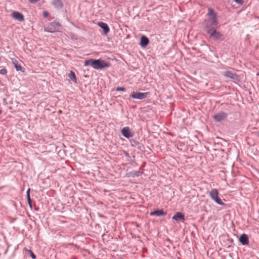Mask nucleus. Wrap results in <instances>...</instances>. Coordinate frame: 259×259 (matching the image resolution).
<instances>
[{
    "label": "nucleus",
    "instance_id": "12",
    "mask_svg": "<svg viewBox=\"0 0 259 259\" xmlns=\"http://www.w3.org/2000/svg\"><path fill=\"white\" fill-rule=\"evenodd\" d=\"M172 219L177 222H178L180 221H182V222H184L185 220V215L182 212H177L172 217Z\"/></svg>",
    "mask_w": 259,
    "mask_h": 259
},
{
    "label": "nucleus",
    "instance_id": "5",
    "mask_svg": "<svg viewBox=\"0 0 259 259\" xmlns=\"http://www.w3.org/2000/svg\"><path fill=\"white\" fill-rule=\"evenodd\" d=\"M61 25L58 22H53L50 23L46 30L49 32H55L59 31V28L61 27Z\"/></svg>",
    "mask_w": 259,
    "mask_h": 259
},
{
    "label": "nucleus",
    "instance_id": "22",
    "mask_svg": "<svg viewBox=\"0 0 259 259\" xmlns=\"http://www.w3.org/2000/svg\"><path fill=\"white\" fill-rule=\"evenodd\" d=\"M27 202H28V203L29 204V207L32 208V200L30 198V197H27Z\"/></svg>",
    "mask_w": 259,
    "mask_h": 259
},
{
    "label": "nucleus",
    "instance_id": "17",
    "mask_svg": "<svg viewBox=\"0 0 259 259\" xmlns=\"http://www.w3.org/2000/svg\"><path fill=\"white\" fill-rule=\"evenodd\" d=\"M149 43V40L147 36H146L145 35H143L141 36V37L140 38V45L142 47H146L148 45Z\"/></svg>",
    "mask_w": 259,
    "mask_h": 259
},
{
    "label": "nucleus",
    "instance_id": "18",
    "mask_svg": "<svg viewBox=\"0 0 259 259\" xmlns=\"http://www.w3.org/2000/svg\"><path fill=\"white\" fill-rule=\"evenodd\" d=\"M68 76L69 79L73 81L74 83H77L75 74L73 71H70V73L68 75Z\"/></svg>",
    "mask_w": 259,
    "mask_h": 259
},
{
    "label": "nucleus",
    "instance_id": "4",
    "mask_svg": "<svg viewBox=\"0 0 259 259\" xmlns=\"http://www.w3.org/2000/svg\"><path fill=\"white\" fill-rule=\"evenodd\" d=\"M205 31L209 35L210 37L212 38L214 40L220 39L223 36V34L220 32L217 31L215 28L209 29Z\"/></svg>",
    "mask_w": 259,
    "mask_h": 259
},
{
    "label": "nucleus",
    "instance_id": "11",
    "mask_svg": "<svg viewBox=\"0 0 259 259\" xmlns=\"http://www.w3.org/2000/svg\"><path fill=\"white\" fill-rule=\"evenodd\" d=\"M239 241L243 245H248L249 244L248 237L247 235L245 234H243L240 236Z\"/></svg>",
    "mask_w": 259,
    "mask_h": 259
},
{
    "label": "nucleus",
    "instance_id": "3",
    "mask_svg": "<svg viewBox=\"0 0 259 259\" xmlns=\"http://www.w3.org/2000/svg\"><path fill=\"white\" fill-rule=\"evenodd\" d=\"M209 195L210 198L218 204L223 206L225 205L222 199L219 197V192L216 189H212L209 192Z\"/></svg>",
    "mask_w": 259,
    "mask_h": 259
},
{
    "label": "nucleus",
    "instance_id": "20",
    "mask_svg": "<svg viewBox=\"0 0 259 259\" xmlns=\"http://www.w3.org/2000/svg\"><path fill=\"white\" fill-rule=\"evenodd\" d=\"M24 249L33 259L36 258V255L33 253L31 250L28 249L26 248H25Z\"/></svg>",
    "mask_w": 259,
    "mask_h": 259
},
{
    "label": "nucleus",
    "instance_id": "13",
    "mask_svg": "<svg viewBox=\"0 0 259 259\" xmlns=\"http://www.w3.org/2000/svg\"><path fill=\"white\" fill-rule=\"evenodd\" d=\"M143 174V172L139 170H132L126 174V176L127 177H138Z\"/></svg>",
    "mask_w": 259,
    "mask_h": 259
},
{
    "label": "nucleus",
    "instance_id": "21",
    "mask_svg": "<svg viewBox=\"0 0 259 259\" xmlns=\"http://www.w3.org/2000/svg\"><path fill=\"white\" fill-rule=\"evenodd\" d=\"M7 73V70L6 68H3L0 70V74L2 75H6Z\"/></svg>",
    "mask_w": 259,
    "mask_h": 259
},
{
    "label": "nucleus",
    "instance_id": "16",
    "mask_svg": "<svg viewBox=\"0 0 259 259\" xmlns=\"http://www.w3.org/2000/svg\"><path fill=\"white\" fill-rule=\"evenodd\" d=\"M98 25L103 30L104 34L106 35L110 31L108 25L103 22H99Z\"/></svg>",
    "mask_w": 259,
    "mask_h": 259
},
{
    "label": "nucleus",
    "instance_id": "25",
    "mask_svg": "<svg viewBox=\"0 0 259 259\" xmlns=\"http://www.w3.org/2000/svg\"><path fill=\"white\" fill-rule=\"evenodd\" d=\"M40 0H29V2L32 4H35Z\"/></svg>",
    "mask_w": 259,
    "mask_h": 259
},
{
    "label": "nucleus",
    "instance_id": "6",
    "mask_svg": "<svg viewBox=\"0 0 259 259\" xmlns=\"http://www.w3.org/2000/svg\"><path fill=\"white\" fill-rule=\"evenodd\" d=\"M149 93H140L138 92H133L131 94L130 97L133 99H137L139 100H143L146 98L149 95Z\"/></svg>",
    "mask_w": 259,
    "mask_h": 259
},
{
    "label": "nucleus",
    "instance_id": "14",
    "mask_svg": "<svg viewBox=\"0 0 259 259\" xmlns=\"http://www.w3.org/2000/svg\"><path fill=\"white\" fill-rule=\"evenodd\" d=\"M52 5L57 9H62L64 6L61 0H52Z\"/></svg>",
    "mask_w": 259,
    "mask_h": 259
},
{
    "label": "nucleus",
    "instance_id": "1",
    "mask_svg": "<svg viewBox=\"0 0 259 259\" xmlns=\"http://www.w3.org/2000/svg\"><path fill=\"white\" fill-rule=\"evenodd\" d=\"M208 12L207 14L208 19L205 20L203 22L204 25V30H208L212 28H215L218 24V21L217 20V15L214 11L211 9H208Z\"/></svg>",
    "mask_w": 259,
    "mask_h": 259
},
{
    "label": "nucleus",
    "instance_id": "10",
    "mask_svg": "<svg viewBox=\"0 0 259 259\" xmlns=\"http://www.w3.org/2000/svg\"><path fill=\"white\" fill-rule=\"evenodd\" d=\"M12 17L14 19L20 22H22L24 20V17L23 14L17 11H14L12 14Z\"/></svg>",
    "mask_w": 259,
    "mask_h": 259
},
{
    "label": "nucleus",
    "instance_id": "15",
    "mask_svg": "<svg viewBox=\"0 0 259 259\" xmlns=\"http://www.w3.org/2000/svg\"><path fill=\"white\" fill-rule=\"evenodd\" d=\"M166 214V212L163 209L156 210L150 212V215H156L158 217L164 216Z\"/></svg>",
    "mask_w": 259,
    "mask_h": 259
},
{
    "label": "nucleus",
    "instance_id": "7",
    "mask_svg": "<svg viewBox=\"0 0 259 259\" xmlns=\"http://www.w3.org/2000/svg\"><path fill=\"white\" fill-rule=\"evenodd\" d=\"M227 117L228 114L227 113L221 111L214 114L212 116V118L216 122H221L222 121L227 119Z\"/></svg>",
    "mask_w": 259,
    "mask_h": 259
},
{
    "label": "nucleus",
    "instance_id": "26",
    "mask_svg": "<svg viewBox=\"0 0 259 259\" xmlns=\"http://www.w3.org/2000/svg\"><path fill=\"white\" fill-rule=\"evenodd\" d=\"M43 15L45 17H47L49 16V13L47 11H44L43 12Z\"/></svg>",
    "mask_w": 259,
    "mask_h": 259
},
{
    "label": "nucleus",
    "instance_id": "24",
    "mask_svg": "<svg viewBox=\"0 0 259 259\" xmlns=\"http://www.w3.org/2000/svg\"><path fill=\"white\" fill-rule=\"evenodd\" d=\"M234 1L239 5H242L243 3V0H234Z\"/></svg>",
    "mask_w": 259,
    "mask_h": 259
},
{
    "label": "nucleus",
    "instance_id": "23",
    "mask_svg": "<svg viewBox=\"0 0 259 259\" xmlns=\"http://www.w3.org/2000/svg\"><path fill=\"white\" fill-rule=\"evenodd\" d=\"M125 88H124V87H117L116 89V91H123V92H124L125 91Z\"/></svg>",
    "mask_w": 259,
    "mask_h": 259
},
{
    "label": "nucleus",
    "instance_id": "27",
    "mask_svg": "<svg viewBox=\"0 0 259 259\" xmlns=\"http://www.w3.org/2000/svg\"><path fill=\"white\" fill-rule=\"evenodd\" d=\"M30 188H29V189L27 190V192H26L27 197H30Z\"/></svg>",
    "mask_w": 259,
    "mask_h": 259
},
{
    "label": "nucleus",
    "instance_id": "19",
    "mask_svg": "<svg viewBox=\"0 0 259 259\" xmlns=\"http://www.w3.org/2000/svg\"><path fill=\"white\" fill-rule=\"evenodd\" d=\"M13 63L17 71H22V67L20 64H18L17 61H14Z\"/></svg>",
    "mask_w": 259,
    "mask_h": 259
},
{
    "label": "nucleus",
    "instance_id": "28",
    "mask_svg": "<svg viewBox=\"0 0 259 259\" xmlns=\"http://www.w3.org/2000/svg\"><path fill=\"white\" fill-rule=\"evenodd\" d=\"M2 113V110H0V114Z\"/></svg>",
    "mask_w": 259,
    "mask_h": 259
},
{
    "label": "nucleus",
    "instance_id": "8",
    "mask_svg": "<svg viewBox=\"0 0 259 259\" xmlns=\"http://www.w3.org/2000/svg\"><path fill=\"white\" fill-rule=\"evenodd\" d=\"M224 75L227 78L232 79L234 81H239V78L235 73L230 71H226L224 73Z\"/></svg>",
    "mask_w": 259,
    "mask_h": 259
},
{
    "label": "nucleus",
    "instance_id": "2",
    "mask_svg": "<svg viewBox=\"0 0 259 259\" xmlns=\"http://www.w3.org/2000/svg\"><path fill=\"white\" fill-rule=\"evenodd\" d=\"M84 66H90L95 69L102 70L105 68L109 67L110 64L103 60L90 59L84 61Z\"/></svg>",
    "mask_w": 259,
    "mask_h": 259
},
{
    "label": "nucleus",
    "instance_id": "9",
    "mask_svg": "<svg viewBox=\"0 0 259 259\" xmlns=\"http://www.w3.org/2000/svg\"><path fill=\"white\" fill-rule=\"evenodd\" d=\"M121 133L123 136L126 138H132L134 136L128 126L123 127L121 130Z\"/></svg>",
    "mask_w": 259,
    "mask_h": 259
}]
</instances>
